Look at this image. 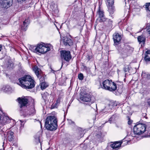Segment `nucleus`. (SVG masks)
<instances>
[{
    "label": "nucleus",
    "instance_id": "nucleus-1",
    "mask_svg": "<svg viewBox=\"0 0 150 150\" xmlns=\"http://www.w3.org/2000/svg\"><path fill=\"white\" fill-rule=\"evenodd\" d=\"M20 84L22 87L25 89H31L35 86V81L30 75H25L18 79Z\"/></svg>",
    "mask_w": 150,
    "mask_h": 150
},
{
    "label": "nucleus",
    "instance_id": "nucleus-2",
    "mask_svg": "<svg viewBox=\"0 0 150 150\" xmlns=\"http://www.w3.org/2000/svg\"><path fill=\"white\" fill-rule=\"evenodd\" d=\"M46 129L50 131L56 130L57 128V118L54 116H48L46 118L45 122Z\"/></svg>",
    "mask_w": 150,
    "mask_h": 150
},
{
    "label": "nucleus",
    "instance_id": "nucleus-3",
    "mask_svg": "<svg viewBox=\"0 0 150 150\" xmlns=\"http://www.w3.org/2000/svg\"><path fill=\"white\" fill-rule=\"evenodd\" d=\"M52 46L50 44L45 45L44 43L38 44L35 49L34 52L36 53L44 54L50 51Z\"/></svg>",
    "mask_w": 150,
    "mask_h": 150
},
{
    "label": "nucleus",
    "instance_id": "nucleus-4",
    "mask_svg": "<svg viewBox=\"0 0 150 150\" xmlns=\"http://www.w3.org/2000/svg\"><path fill=\"white\" fill-rule=\"evenodd\" d=\"M146 126L144 124H138L135 125L133 128L134 134L139 135L144 133L145 131Z\"/></svg>",
    "mask_w": 150,
    "mask_h": 150
},
{
    "label": "nucleus",
    "instance_id": "nucleus-5",
    "mask_svg": "<svg viewBox=\"0 0 150 150\" xmlns=\"http://www.w3.org/2000/svg\"><path fill=\"white\" fill-rule=\"evenodd\" d=\"M61 57L62 60L69 62L71 59V57L69 51L62 50L60 51Z\"/></svg>",
    "mask_w": 150,
    "mask_h": 150
},
{
    "label": "nucleus",
    "instance_id": "nucleus-6",
    "mask_svg": "<svg viewBox=\"0 0 150 150\" xmlns=\"http://www.w3.org/2000/svg\"><path fill=\"white\" fill-rule=\"evenodd\" d=\"M12 0H0V4L2 7L7 8L12 5Z\"/></svg>",
    "mask_w": 150,
    "mask_h": 150
},
{
    "label": "nucleus",
    "instance_id": "nucleus-7",
    "mask_svg": "<svg viewBox=\"0 0 150 150\" xmlns=\"http://www.w3.org/2000/svg\"><path fill=\"white\" fill-rule=\"evenodd\" d=\"M18 103L20 104V108H22L23 107L26 106L28 104V99L25 97L17 99Z\"/></svg>",
    "mask_w": 150,
    "mask_h": 150
},
{
    "label": "nucleus",
    "instance_id": "nucleus-8",
    "mask_svg": "<svg viewBox=\"0 0 150 150\" xmlns=\"http://www.w3.org/2000/svg\"><path fill=\"white\" fill-rule=\"evenodd\" d=\"M113 84V82L111 80L106 79L103 81L102 85H101L102 88L108 90L110 84Z\"/></svg>",
    "mask_w": 150,
    "mask_h": 150
},
{
    "label": "nucleus",
    "instance_id": "nucleus-9",
    "mask_svg": "<svg viewBox=\"0 0 150 150\" xmlns=\"http://www.w3.org/2000/svg\"><path fill=\"white\" fill-rule=\"evenodd\" d=\"M113 38L114 44L116 45H117L119 43L121 39V37L118 33H115L113 35Z\"/></svg>",
    "mask_w": 150,
    "mask_h": 150
},
{
    "label": "nucleus",
    "instance_id": "nucleus-10",
    "mask_svg": "<svg viewBox=\"0 0 150 150\" xmlns=\"http://www.w3.org/2000/svg\"><path fill=\"white\" fill-rule=\"evenodd\" d=\"M80 99L83 102H87L91 100V98L90 96L87 94H84L83 95L81 94Z\"/></svg>",
    "mask_w": 150,
    "mask_h": 150
},
{
    "label": "nucleus",
    "instance_id": "nucleus-11",
    "mask_svg": "<svg viewBox=\"0 0 150 150\" xmlns=\"http://www.w3.org/2000/svg\"><path fill=\"white\" fill-rule=\"evenodd\" d=\"M63 42L64 45L66 46H70L72 45V43L71 40L66 37L64 38V39L63 40Z\"/></svg>",
    "mask_w": 150,
    "mask_h": 150
},
{
    "label": "nucleus",
    "instance_id": "nucleus-12",
    "mask_svg": "<svg viewBox=\"0 0 150 150\" xmlns=\"http://www.w3.org/2000/svg\"><path fill=\"white\" fill-rule=\"evenodd\" d=\"M125 141L124 139H123L122 143L116 142L115 143L111 144L110 145V146L113 149H115L116 150L118 149L121 146L122 143L123 142Z\"/></svg>",
    "mask_w": 150,
    "mask_h": 150
},
{
    "label": "nucleus",
    "instance_id": "nucleus-13",
    "mask_svg": "<svg viewBox=\"0 0 150 150\" xmlns=\"http://www.w3.org/2000/svg\"><path fill=\"white\" fill-rule=\"evenodd\" d=\"M30 21L28 19H25L23 22V25L21 26V29L25 31L27 29V27L30 23Z\"/></svg>",
    "mask_w": 150,
    "mask_h": 150
},
{
    "label": "nucleus",
    "instance_id": "nucleus-14",
    "mask_svg": "<svg viewBox=\"0 0 150 150\" xmlns=\"http://www.w3.org/2000/svg\"><path fill=\"white\" fill-rule=\"evenodd\" d=\"M13 132L11 131L8 132L6 134V137L9 141H11L13 139Z\"/></svg>",
    "mask_w": 150,
    "mask_h": 150
},
{
    "label": "nucleus",
    "instance_id": "nucleus-15",
    "mask_svg": "<svg viewBox=\"0 0 150 150\" xmlns=\"http://www.w3.org/2000/svg\"><path fill=\"white\" fill-rule=\"evenodd\" d=\"M117 89V86L115 83L113 82V84H110L107 90L110 91H115Z\"/></svg>",
    "mask_w": 150,
    "mask_h": 150
},
{
    "label": "nucleus",
    "instance_id": "nucleus-16",
    "mask_svg": "<svg viewBox=\"0 0 150 150\" xmlns=\"http://www.w3.org/2000/svg\"><path fill=\"white\" fill-rule=\"evenodd\" d=\"M117 106V104L116 103H114L113 104L111 103L110 104H109V105L107 106H106L105 109L103 110V112H106V110H110L112 109V108L113 106Z\"/></svg>",
    "mask_w": 150,
    "mask_h": 150
},
{
    "label": "nucleus",
    "instance_id": "nucleus-17",
    "mask_svg": "<svg viewBox=\"0 0 150 150\" xmlns=\"http://www.w3.org/2000/svg\"><path fill=\"white\" fill-rule=\"evenodd\" d=\"M33 70L38 78L41 71L40 69L38 68L37 66H35L33 67Z\"/></svg>",
    "mask_w": 150,
    "mask_h": 150
},
{
    "label": "nucleus",
    "instance_id": "nucleus-18",
    "mask_svg": "<svg viewBox=\"0 0 150 150\" xmlns=\"http://www.w3.org/2000/svg\"><path fill=\"white\" fill-rule=\"evenodd\" d=\"M137 39L140 43H142L143 44L145 43L146 40L145 37L142 35L139 36Z\"/></svg>",
    "mask_w": 150,
    "mask_h": 150
},
{
    "label": "nucleus",
    "instance_id": "nucleus-19",
    "mask_svg": "<svg viewBox=\"0 0 150 150\" xmlns=\"http://www.w3.org/2000/svg\"><path fill=\"white\" fill-rule=\"evenodd\" d=\"M144 59L146 61H150V50H148L146 52Z\"/></svg>",
    "mask_w": 150,
    "mask_h": 150
},
{
    "label": "nucleus",
    "instance_id": "nucleus-20",
    "mask_svg": "<svg viewBox=\"0 0 150 150\" xmlns=\"http://www.w3.org/2000/svg\"><path fill=\"white\" fill-rule=\"evenodd\" d=\"M108 11L110 13L109 16H110L111 17H112L113 16L112 15V14L115 11V9L114 7L113 6H108Z\"/></svg>",
    "mask_w": 150,
    "mask_h": 150
},
{
    "label": "nucleus",
    "instance_id": "nucleus-21",
    "mask_svg": "<svg viewBox=\"0 0 150 150\" xmlns=\"http://www.w3.org/2000/svg\"><path fill=\"white\" fill-rule=\"evenodd\" d=\"M11 88L9 86H4L1 88L2 91L4 92H7L11 90Z\"/></svg>",
    "mask_w": 150,
    "mask_h": 150
},
{
    "label": "nucleus",
    "instance_id": "nucleus-22",
    "mask_svg": "<svg viewBox=\"0 0 150 150\" xmlns=\"http://www.w3.org/2000/svg\"><path fill=\"white\" fill-rule=\"evenodd\" d=\"M41 136V132H38L35 136V138L37 142H40V137Z\"/></svg>",
    "mask_w": 150,
    "mask_h": 150
},
{
    "label": "nucleus",
    "instance_id": "nucleus-23",
    "mask_svg": "<svg viewBox=\"0 0 150 150\" xmlns=\"http://www.w3.org/2000/svg\"><path fill=\"white\" fill-rule=\"evenodd\" d=\"M35 110L34 105H33L31 106V108L29 110V114L30 115H33L35 114Z\"/></svg>",
    "mask_w": 150,
    "mask_h": 150
},
{
    "label": "nucleus",
    "instance_id": "nucleus-24",
    "mask_svg": "<svg viewBox=\"0 0 150 150\" xmlns=\"http://www.w3.org/2000/svg\"><path fill=\"white\" fill-rule=\"evenodd\" d=\"M9 118L8 117L5 116L2 120L1 121L3 124H5L6 123L9 122Z\"/></svg>",
    "mask_w": 150,
    "mask_h": 150
},
{
    "label": "nucleus",
    "instance_id": "nucleus-25",
    "mask_svg": "<svg viewBox=\"0 0 150 150\" xmlns=\"http://www.w3.org/2000/svg\"><path fill=\"white\" fill-rule=\"evenodd\" d=\"M40 87L42 90L45 89L48 86L47 84L45 82H41L40 83Z\"/></svg>",
    "mask_w": 150,
    "mask_h": 150
},
{
    "label": "nucleus",
    "instance_id": "nucleus-26",
    "mask_svg": "<svg viewBox=\"0 0 150 150\" xmlns=\"http://www.w3.org/2000/svg\"><path fill=\"white\" fill-rule=\"evenodd\" d=\"M142 76L146 78L147 79H150V74L145 72H142Z\"/></svg>",
    "mask_w": 150,
    "mask_h": 150
},
{
    "label": "nucleus",
    "instance_id": "nucleus-27",
    "mask_svg": "<svg viewBox=\"0 0 150 150\" xmlns=\"http://www.w3.org/2000/svg\"><path fill=\"white\" fill-rule=\"evenodd\" d=\"M60 100L61 98L60 97H59L57 100L55 104H54L53 105H52L53 108H57V107L58 105V104L60 102Z\"/></svg>",
    "mask_w": 150,
    "mask_h": 150
},
{
    "label": "nucleus",
    "instance_id": "nucleus-28",
    "mask_svg": "<svg viewBox=\"0 0 150 150\" xmlns=\"http://www.w3.org/2000/svg\"><path fill=\"white\" fill-rule=\"evenodd\" d=\"M113 21L110 19L107 18L105 23L108 26H111L112 25Z\"/></svg>",
    "mask_w": 150,
    "mask_h": 150
},
{
    "label": "nucleus",
    "instance_id": "nucleus-29",
    "mask_svg": "<svg viewBox=\"0 0 150 150\" xmlns=\"http://www.w3.org/2000/svg\"><path fill=\"white\" fill-rule=\"evenodd\" d=\"M104 12L103 11L99 9L97 12V15L98 16V18L104 16Z\"/></svg>",
    "mask_w": 150,
    "mask_h": 150
},
{
    "label": "nucleus",
    "instance_id": "nucleus-30",
    "mask_svg": "<svg viewBox=\"0 0 150 150\" xmlns=\"http://www.w3.org/2000/svg\"><path fill=\"white\" fill-rule=\"evenodd\" d=\"M98 18L99 19V21L100 22L103 23H105L107 19V18H105L104 16Z\"/></svg>",
    "mask_w": 150,
    "mask_h": 150
},
{
    "label": "nucleus",
    "instance_id": "nucleus-31",
    "mask_svg": "<svg viewBox=\"0 0 150 150\" xmlns=\"http://www.w3.org/2000/svg\"><path fill=\"white\" fill-rule=\"evenodd\" d=\"M42 97L44 100H46L47 97L49 96L48 93L47 92H45L42 94Z\"/></svg>",
    "mask_w": 150,
    "mask_h": 150
},
{
    "label": "nucleus",
    "instance_id": "nucleus-32",
    "mask_svg": "<svg viewBox=\"0 0 150 150\" xmlns=\"http://www.w3.org/2000/svg\"><path fill=\"white\" fill-rule=\"evenodd\" d=\"M107 4L108 6H113L114 3V0H107Z\"/></svg>",
    "mask_w": 150,
    "mask_h": 150
},
{
    "label": "nucleus",
    "instance_id": "nucleus-33",
    "mask_svg": "<svg viewBox=\"0 0 150 150\" xmlns=\"http://www.w3.org/2000/svg\"><path fill=\"white\" fill-rule=\"evenodd\" d=\"M146 9L150 12V3H147L145 5Z\"/></svg>",
    "mask_w": 150,
    "mask_h": 150
},
{
    "label": "nucleus",
    "instance_id": "nucleus-34",
    "mask_svg": "<svg viewBox=\"0 0 150 150\" xmlns=\"http://www.w3.org/2000/svg\"><path fill=\"white\" fill-rule=\"evenodd\" d=\"M7 66L8 67H11L13 66V64L10 61H8L7 64Z\"/></svg>",
    "mask_w": 150,
    "mask_h": 150
},
{
    "label": "nucleus",
    "instance_id": "nucleus-35",
    "mask_svg": "<svg viewBox=\"0 0 150 150\" xmlns=\"http://www.w3.org/2000/svg\"><path fill=\"white\" fill-rule=\"evenodd\" d=\"M78 78L80 80H82L83 79V75L82 74H80L78 75Z\"/></svg>",
    "mask_w": 150,
    "mask_h": 150
},
{
    "label": "nucleus",
    "instance_id": "nucleus-36",
    "mask_svg": "<svg viewBox=\"0 0 150 150\" xmlns=\"http://www.w3.org/2000/svg\"><path fill=\"white\" fill-rule=\"evenodd\" d=\"M124 71L125 72H126L127 71H129V67L128 66H126L124 68Z\"/></svg>",
    "mask_w": 150,
    "mask_h": 150
},
{
    "label": "nucleus",
    "instance_id": "nucleus-37",
    "mask_svg": "<svg viewBox=\"0 0 150 150\" xmlns=\"http://www.w3.org/2000/svg\"><path fill=\"white\" fill-rule=\"evenodd\" d=\"M146 31L150 35V25L147 27Z\"/></svg>",
    "mask_w": 150,
    "mask_h": 150
},
{
    "label": "nucleus",
    "instance_id": "nucleus-38",
    "mask_svg": "<svg viewBox=\"0 0 150 150\" xmlns=\"http://www.w3.org/2000/svg\"><path fill=\"white\" fill-rule=\"evenodd\" d=\"M41 83L42 82H44L45 78L44 76H41L39 79Z\"/></svg>",
    "mask_w": 150,
    "mask_h": 150
},
{
    "label": "nucleus",
    "instance_id": "nucleus-39",
    "mask_svg": "<svg viewBox=\"0 0 150 150\" xmlns=\"http://www.w3.org/2000/svg\"><path fill=\"white\" fill-rule=\"evenodd\" d=\"M68 123L69 124H71L74 123V122L72 121L71 120H68Z\"/></svg>",
    "mask_w": 150,
    "mask_h": 150
},
{
    "label": "nucleus",
    "instance_id": "nucleus-40",
    "mask_svg": "<svg viewBox=\"0 0 150 150\" xmlns=\"http://www.w3.org/2000/svg\"><path fill=\"white\" fill-rule=\"evenodd\" d=\"M102 134L101 133H99V134H97L96 137L98 138H100L101 137Z\"/></svg>",
    "mask_w": 150,
    "mask_h": 150
},
{
    "label": "nucleus",
    "instance_id": "nucleus-41",
    "mask_svg": "<svg viewBox=\"0 0 150 150\" xmlns=\"http://www.w3.org/2000/svg\"><path fill=\"white\" fill-rule=\"evenodd\" d=\"M132 122V120H130V119L129 118V120H128V124L129 125H130L131 124Z\"/></svg>",
    "mask_w": 150,
    "mask_h": 150
},
{
    "label": "nucleus",
    "instance_id": "nucleus-42",
    "mask_svg": "<svg viewBox=\"0 0 150 150\" xmlns=\"http://www.w3.org/2000/svg\"><path fill=\"white\" fill-rule=\"evenodd\" d=\"M21 122V126H23L24 125V124H23V123L24 122V121H22L21 120H19Z\"/></svg>",
    "mask_w": 150,
    "mask_h": 150
},
{
    "label": "nucleus",
    "instance_id": "nucleus-43",
    "mask_svg": "<svg viewBox=\"0 0 150 150\" xmlns=\"http://www.w3.org/2000/svg\"><path fill=\"white\" fill-rule=\"evenodd\" d=\"M112 117H113L112 116L111 117L110 119H109V121L110 122V123H111V121H112Z\"/></svg>",
    "mask_w": 150,
    "mask_h": 150
},
{
    "label": "nucleus",
    "instance_id": "nucleus-44",
    "mask_svg": "<svg viewBox=\"0 0 150 150\" xmlns=\"http://www.w3.org/2000/svg\"><path fill=\"white\" fill-rule=\"evenodd\" d=\"M148 104L150 106V100H149L148 101Z\"/></svg>",
    "mask_w": 150,
    "mask_h": 150
},
{
    "label": "nucleus",
    "instance_id": "nucleus-45",
    "mask_svg": "<svg viewBox=\"0 0 150 150\" xmlns=\"http://www.w3.org/2000/svg\"><path fill=\"white\" fill-rule=\"evenodd\" d=\"M18 2H21V1H24L25 0H17Z\"/></svg>",
    "mask_w": 150,
    "mask_h": 150
},
{
    "label": "nucleus",
    "instance_id": "nucleus-46",
    "mask_svg": "<svg viewBox=\"0 0 150 150\" xmlns=\"http://www.w3.org/2000/svg\"><path fill=\"white\" fill-rule=\"evenodd\" d=\"M2 46H1V45H0V52L1 51V49H2Z\"/></svg>",
    "mask_w": 150,
    "mask_h": 150
},
{
    "label": "nucleus",
    "instance_id": "nucleus-47",
    "mask_svg": "<svg viewBox=\"0 0 150 150\" xmlns=\"http://www.w3.org/2000/svg\"><path fill=\"white\" fill-rule=\"evenodd\" d=\"M63 62L62 63V66H63Z\"/></svg>",
    "mask_w": 150,
    "mask_h": 150
},
{
    "label": "nucleus",
    "instance_id": "nucleus-48",
    "mask_svg": "<svg viewBox=\"0 0 150 150\" xmlns=\"http://www.w3.org/2000/svg\"><path fill=\"white\" fill-rule=\"evenodd\" d=\"M86 1H87L88 0H85Z\"/></svg>",
    "mask_w": 150,
    "mask_h": 150
},
{
    "label": "nucleus",
    "instance_id": "nucleus-49",
    "mask_svg": "<svg viewBox=\"0 0 150 150\" xmlns=\"http://www.w3.org/2000/svg\"><path fill=\"white\" fill-rule=\"evenodd\" d=\"M51 69L52 71H54L53 70H52L51 68Z\"/></svg>",
    "mask_w": 150,
    "mask_h": 150
},
{
    "label": "nucleus",
    "instance_id": "nucleus-50",
    "mask_svg": "<svg viewBox=\"0 0 150 150\" xmlns=\"http://www.w3.org/2000/svg\"><path fill=\"white\" fill-rule=\"evenodd\" d=\"M127 143H128V142H126V143H127Z\"/></svg>",
    "mask_w": 150,
    "mask_h": 150
},
{
    "label": "nucleus",
    "instance_id": "nucleus-51",
    "mask_svg": "<svg viewBox=\"0 0 150 150\" xmlns=\"http://www.w3.org/2000/svg\"><path fill=\"white\" fill-rule=\"evenodd\" d=\"M116 127H118V126H117V125H116Z\"/></svg>",
    "mask_w": 150,
    "mask_h": 150
},
{
    "label": "nucleus",
    "instance_id": "nucleus-52",
    "mask_svg": "<svg viewBox=\"0 0 150 150\" xmlns=\"http://www.w3.org/2000/svg\"><path fill=\"white\" fill-rule=\"evenodd\" d=\"M1 120V117L0 116V120Z\"/></svg>",
    "mask_w": 150,
    "mask_h": 150
}]
</instances>
